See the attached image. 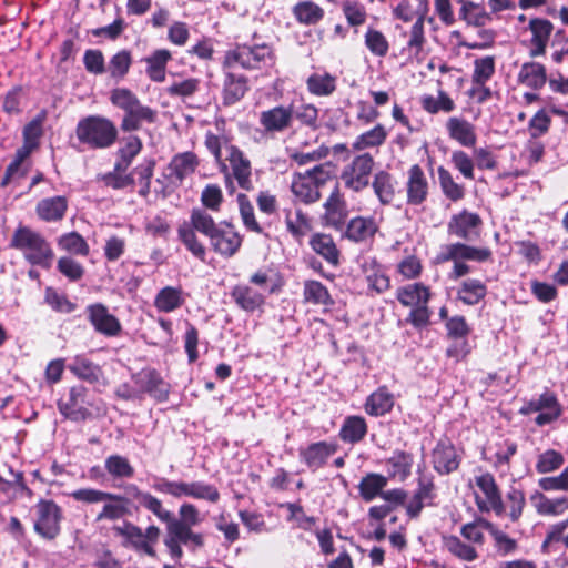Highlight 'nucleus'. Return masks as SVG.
Returning a JSON list of instances; mask_svg holds the SVG:
<instances>
[{"label": "nucleus", "mask_w": 568, "mask_h": 568, "mask_svg": "<svg viewBox=\"0 0 568 568\" xmlns=\"http://www.w3.org/2000/svg\"><path fill=\"white\" fill-rule=\"evenodd\" d=\"M480 222L477 214L464 211L452 219L448 227L449 232L456 236L471 239L473 235L477 234L476 229Z\"/></svg>", "instance_id": "obj_26"}, {"label": "nucleus", "mask_w": 568, "mask_h": 568, "mask_svg": "<svg viewBox=\"0 0 568 568\" xmlns=\"http://www.w3.org/2000/svg\"><path fill=\"white\" fill-rule=\"evenodd\" d=\"M328 155V148L322 145L312 151H303L297 149H288V156L298 165H305L320 161Z\"/></svg>", "instance_id": "obj_59"}, {"label": "nucleus", "mask_w": 568, "mask_h": 568, "mask_svg": "<svg viewBox=\"0 0 568 568\" xmlns=\"http://www.w3.org/2000/svg\"><path fill=\"white\" fill-rule=\"evenodd\" d=\"M387 138L385 128L381 124L375 125L372 130L366 131L358 135L352 143L353 151H364L369 148L382 145Z\"/></svg>", "instance_id": "obj_37"}, {"label": "nucleus", "mask_w": 568, "mask_h": 568, "mask_svg": "<svg viewBox=\"0 0 568 568\" xmlns=\"http://www.w3.org/2000/svg\"><path fill=\"white\" fill-rule=\"evenodd\" d=\"M226 161L230 163L232 174L237 184L244 190H250L252 187V169L250 160L245 158L239 148L226 146L224 162Z\"/></svg>", "instance_id": "obj_14"}, {"label": "nucleus", "mask_w": 568, "mask_h": 568, "mask_svg": "<svg viewBox=\"0 0 568 568\" xmlns=\"http://www.w3.org/2000/svg\"><path fill=\"white\" fill-rule=\"evenodd\" d=\"M199 161L196 155L192 152H184L175 155L171 163L170 169L176 175L178 179L192 174L197 168Z\"/></svg>", "instance_id": "obj_45"}, {"label": "nucleus", "mask_w": 568, "mask_h": 568, "mask_svg": "<svg viewBox=\"0 0 568 568\" xmlns=\"http://www.w3.org/2000/svg\"><path fill=\"white\" fill-rule=\"evenodd\" d=\"M304 298L306 302L320 305L332 304L327 288L318 281H306L304 284Z\"/></svg>", "instance_id": "obj_53"}, {"label": "nucleus", "mask_w": 568, "mask_h": 568, "mask_svg": "<svg viewBox=\"0 0 568 568\" xmlns=\"http://www.w3.org/2000/svg\"><path fill=\"white\" fill-rule=\"evenodd\" d=\"M294 119L291 106L276 105L264 110L258 115V123L265 133H282L291 128Z\"/></svg>", "instance_id": "obj_11"}, {"label": "nucleus", "mask_w": 568, "mask_h": 568, "mask_svg": "<svg viewBox=\"0 0 568 568\" xmlns=\"http://www.w3.org/2000/svg\"><path fill=\"white\" fill-rule=\"evenodd\" d=\"M433 464L439 474H449L458 468L459 456L449 442L442 440L433 450Z\"/></svg>", "instance_id": "obj_19"}, {"label": "nucleus", "mask_w": 568, "mask_h": 568, "mask_svg": "<svg viewBox=\"0 0 568 568\" xmlns=\"http://www.w3.org/2000/svg\"><path fill=\"white\" fill-rule=\"evenodd\" d=\"M446 129L450 139L463 146L473 148L477 142V134L474 124L458 116L449 118Z\"/></svg>", "instance_id": "obj_20"}, {"label": "nucleus", "mask_w": 568, "mask_h": 568, "mask_svg": "<svg viewBox=\"0 0 568 568\" xmlns=\"http://www.w3.org/2000/svg\"><path fill=\"white\" fill-rule=\"evenodd\" d=\"M423 108L429 113H437L438 111L450 112L454 110V101L444 92H439L438 97L427 95L422 99Z\"/></svg>", "instance_id": "obj_61"}, {"label": "nucleus", "mask_w": 568, "mask_h": 568, "mask_svg": "<svg viewBox=\"0 0 568 568\" xmlns=\"http://www.w3.org/2000/svg\"><path fill=\"white\" fill-rule=\"evenodd\" d=\"M60 413L72 422H84L99 415L103 408L89 396L88 389L81 385L73 386L59 400Z\"/></svg>", "instance_id": "obj_6"}, {"label": "nucleus", "mask_w": 568, "mask_h": 568, "mask_svg": "<svg viewBox=\"0 0 568 568\" xmlns=\"http://www.w3.org/2000/svg\"><path fill=\"white\" fill-rule=\"evenodd\" d=\"M538 416L535 423L544 426L555 422L561 415V407L555 395L545 393L537 398Z\"/></svg>", "instance_id": "obj_28"}, {"label": "nucleus", "mask_w": 568, "mask_h": 568, "mask_svg": "<svg viewBox=\"0 0 568 568\" xmlns=\"http://www.w3.org/2000/svg\"><path fill=\"white\" fill-rule=\"evenodd\" d=\"M336 452V446L333 444H327L325 442H320L312 444L310 447L304 449L301 455L304 463L313 469H317L322 467L326 460L334 455Z\"/></svg>", "instance_id": "obj_27"}, {"label": "nucleus", "mask_w": 568, "mask_h": 568, "mask_svg": "<svg viewBox=\"0 0 568 568\" xmlns=\"http://www.w3.org/2000/svg\"><path fill=\"white\" fill-rule=\"evenodd\" d=\"M387 485V478L379 474H368L361 484L362 497H376Z\"/></svg>", "instance_id": "obj_58"}, {"label": "nucleus", "mask_w": 568, "mask_h": 568, "mask_svg": "<svg viewBox=\"0 0 568 568\" xmlns=\"http://www.w3.org/2000/svg\"><path fill=\"white\" fill-rule=\"evenodd\" d=\"M324 209L323 219L326 225L338 229L344 224L347 217V207L338 186H335L325 201Z\"/></svg>", "instance_id": "obj_17"}, {"label": "nucleus", "mask_w": 568, "mask_h": 568, "mask_svg": "<svg viewBox=\"0 0 568 568\" xmlns=\"http://www.w3.org/2000/svg\"><path fill=\"white\" fill-rule=\"evenodd\" d=\"M69 369L79 378L90 383L99 381L101 376L100 367L83 355H77L70 363Z\"/></svg>", "instance_id": "obj_36"}, {"label": "nucleus", "mask_w": 568, "mask_h": 568, "mask_svg": "<svg viewBox=\"0 0 568 568\" xmlns=\"http://www.w3.org/2000/svg\"><path fill=\"white\" fill-rule=\"evenodd\" d=\"M287 231L296 239L305 236L311 231V224L301 210L287 211L285 215Z\"/></svg>", "instance_id": "obj_48"}, {"label": "nucleus", "mask_w": 568, "mask_h": 568, "mask_svg": "<svg viewBox=\"0 0 568 568\" xmlns=\"http://www.w3.org/2000/svg\"><path fill=\"white\" fill-rule=\"evenodd\" d=\"M527 30L531 34L528 43L530 58L544 55L554 30L552 23L544 18H534L529 20Z\"/></svg>", "instance_id": "obj_13"}, {"label": "nucleus", "mask_w": 568, "mask_h": 568, "mask_svg": "<svg viewBox=\"0 0 568 568\" xmlns=\"http://www.w3.org/2000/svg\"><path fill=\"white\" fill-rule=\"evenodd\" d=\"M517 82L532 90H539L547 82L546 68L538 62H525L518 71Z\"/></svg>", "instance_id": "obj_22"}, {"label": "nucleus", "mask_w": 568, "mask_h": 568, "mask_svg": "<svg viewBox=\"0 0 568 568\" xmlns=\"http://www.w3.org/2000/svg\"><path fill=\"white\" fill-rule=\"evenodd\" d=\"M294 14L300 22L314 24L323 18L324 11L314 2L304 1L294 7Z\"/></svg>", "instance_id": "obj_52"}, {"label": "nucleus", "mask_w": 568, "mask_h": 568, "mask_svg": "<svg viewBox=\"0 0 568 568\" xmlns=\"http://www.w3.org/2000/svg\"><path fill=\"white\" fill-rule=\"evenodd\" d=\"M142 142L138 136L131 135L124 140L123 146L119 150L120 161L116 163L118 170H126L132 160L140 153Z\"/></svg>", "instance_id": "obj_55"}, {"label": "nucleus", "mask_w": 568, "mask_h": 568, "mask_svg": "<svg viewBox=\"0 0 568 568\" xmlns=\"http://www.w3.org/2000/svg\"><path fill=\"white\" fill-rule=\"evenodd\" d=\"M565 459L561 453L548 449L538 456L536 470L540 474L551 473L559 469Z\"/></svg>", "instance_id": "obj_57"}, {"label": "nucleus", "mask_w": 568, "mask_h": 568, "mask_svg": "<svg viewBox=\"0 0 568 568\" xmlns=\"http://www.w3.org/2000/svg\"><path fill=\"white\" fill-rule=\"evenodd\" d=\"M202 205L212 211L219 212L223 203V192L216 184H207L201 193Z\"/></svg>", "instance_id": "obj_62"}, {"label": "nucleus", "mask_w": 568, "mask_h": 568, "mask_svg": "<svg viewBox=\"0 0 568 568\" xmlns=\"http://www.w3.org/2000/svg\"><path fill=\"white\" fill-rule=\"evenodd\" d=\"M490 252L485 248H476L465 244L455 243L445 245L439 255L440 261H454V267L449 275L450 278L456 280L466 275L469 272L468 265L463 263V260L470 261H485L489 257Z\"/></svg>", "instance_id": "obj_7"}, {"label": "nucleus", "mask_w": 568, "mask_h": 568, "mask_svg": "<svg viewBox=\"0 0 568 568\" xmlns=\"http://www.w3.org/2000/svg\"><path fill=\"white\" fill-rule=\"evenodd\" d=\"M429 290L422 283H413L399 287L396 297L399 303L406 307H416L427 304L429 301Z\"/></svg>", "instance_id": "obj_24"}, {"label": "nucleus", "mask_w": 568, "mask_h": 568, "mask_svg": "<svg viewBox=\"0 0 568 568\" xmlns=\"http://www.w3.org/2000/svg\"><path fill=\"white\" fill-rule=\"evenodd\" d=\"M11 246L22 252L31 265L50 268L54 253L49 242L38 232L27 226L18 227L12 236Z\"/></svg>", "instance_id": "obj_1"}, {"label": "nucleus", "mask_w": 568, "mask_h": 568, "mask_svg": "<svg viewBox=\"0 0 568 568\" xmlns=\"http://www.w3.org/2000/svg\"><path fill=\"white\" fill-rule=\"evenodd\" d=\"M331 179L328 165L320 164L303 173H295L291 182V191L295 199L303 203L320 200V189Z\"/></svg>", "instance_id": "obj_5"}, {"label": "nucleus", "mask_w": 568, "mask_h": 568, "mask_svg": "<svg viewBox=\"0 0 568 568\" xmlns=\"http://www.w3.org/2000/svg\"><path fill=\"white\" fill-rule=\"evenodd\" d=\"M374 165V158L369 153L358 154L344 165L341 180L347 189L361 192L369 184Z\"/></svg>", "instance_id": "obj_8"}, {"label": "nucleus", "mask_w": 568, "mask_h": 568, "mask_svg": "<svg viewBox=\"0 0 568 568\" xmlns=\"http://www.w3.org/2000/svg\"><path fill=\"white\" fill-rule=\"evenodd\" d=\"M170 525L171 534H174L183 545L189 546L192 550L203 546L202 535L193 532L190 526L179 521H173Z\"/></svg>", "instance_id": "obj_51"}, {"label": "nucleus", "mask_w": 568, "mask_h": 568, "mask_svg": "<svg viewBox=\"0 0 568 568\" xmlns=\"http://www.w3.org/2000/svg\"><path fill=\"white\" fill-rule=\"evenodd\" d=\"M205 145L209 151L214 155L216 162L221 165V170L226 172L227 168L224 163L225 148L233 146L224 138L207 133L205 138Z\"/></svg>", "instance_id": "obj_60"}, {"label": "nucleus", "mask_w": 568, "mask_h": 568, "mask_svg": "<svg viewBox=\"0 0 568 568\" xmlns=\"http://www.w3.org/2000/svg\"><path fill=\"white\" fill-rule=\"evenodd\" d=\"M459 19L470 27H484L491 20L490 12L480 3L468 1L459 9Z\"/></svg>", "instance_id": "obj_32"}, {"label": "nucleus", "mask_w": 568, "mask_h": 568, "mask_svg": "<svg viewBox=\"0 0 568 568\" xmlns=\"http://www.w3.org/2000/svg\"><path fill=\"white\" fill-rule=\"evenodd\" d=\"M58 246L71 254L87 256L89 254V245L85 240L77 232L63 234L58 239Z\"/></svg>", "instance_id": "obj_50"}, {"label": "nucleus", "mask_w": 568, "mask_h": 568, "mask_svg": "<svg viewBox=\"0 0 568 568\" xmlns=\"http://www.w3.org/2000/svg\"><path fill=\"white\" fill-rule=\"evenodd\" d=\"M495 74V58L486 55L474 61L473 83L477 87L485 85Z\"/></svg>", "instance_id": "obj_46"}, {"label": "nucleus", "mask_w": 568, "mask_h": 568, "mask_svg": "<svg viewBox=\"0 0 568 568\" xmlns=\"http://www.w3.org/2000/svg\"><path fill=\"white\" fill-rule=\"evenodd\" d=\"M406 191L407 203L410 205H419L427 199L428 181L424 171L417 164L408 170Z\"/></svg>", "instance_id": "obj_16"}, {"label": "nucleus", "mask_w": 568, "mask_h": 568, "mask_svg": "<svg viewBox=\"0 0 568 568\" xmlns=\"http://www.w3.org/2000/svg\"><path fill=\"white\" fill-rule=\"evenodd\" d=\"M376 231L377 225L373 219L358 216L349 221L346 236L354 242H364L371 239Z\"/></svg>", "instance_id": "obj_34"}, {"label": "nucleus", "mask_w": 568, "mask_h": 568, "mask_svg": "<svg viewBox=\"0 0 568 568\" xmlns=\"http://www.w3.org/2000/svg\"><path fill=\"white\" fill-rule=\"evenodd\" d=\"M365 44L368 50L377 57L386 55L389 48L385 36L382 32L372 29L365 34Z\"/></svg>", "instance_id": "obj_64"}, {"label": "nucleus", "mask_w": 568, "mask_h": 568, "mask_svg": "<svg viewBox=\"0 0 568 568\" xmlns=\"http://www.w3.org/2000/svg\"><path fill=\"white\" fill-rule=\"evenodd\" d=\"M217 226L219 225L214 222L213 217L205 210L196 207L192 210L190 221L183 222L179 226V239L195 257L204 261L206 248L197 240L195 231L210 239Z\"/></svg>", "instance_id": "obj_2"}, {"label": "nucleus", "mask_w": 568, "mask_h": 568, "mask_svg": "<svg viewBox=\"0 0 568 568\" xmlns=\"http://www.w3.org/2000/svg\"><path fill=\"white\" fill-rule=\"evenodd\" d=\"M142 381L144 389L154 398L163 400L168 397L169 385L154 371L145 372Z\"/></svg>", "instance_id": "obj_54"}, {"label": "nucleus", "mask_w": 568, "mask_h": 568, "mask_svg": "<svg viewBox=\"0 0 568 568\" xmlns=\"http://www.w3.org/2000/svg\"><path fill=\"white\" fill-rule=\"evenodd\" d=\"M312 248L320 255H322L328 263L337 264L338 251L332 239L327 234H315L312 236L310 242Z\"/></svg>", "instance_id": "obj_42"}, {"label": "nucleus", "mask_w": 568, "mask_h": 568, "mask_svg": "<svg viewBox=\"0 0 568 568\" xmlns=\"http://www.w3.org/2000/svg\"><path fill=\"white\" fill-rule=\"evenodd\" d=\"M158 491L175 497H217L215 489L200 484L185 485L163 481L158 485Z\"/></svg>", "instance_id": "obj_21"}, {"label": "nucleus", "mask_w": 568, "mask_h": 568, "mask_svg": "<svg viewBox=\"0 0 568 568\" xmlns=\"http://www.w3.org/2000/svg\"><path fill=\"white\" fill-rule=\"evenodd\" d=\"M443 547L455 558L471 562L478 558L475 546L465 544L459 537L454 535L443 536Z\"/></svg>", "instance_id": "obj_30"}, {"label": "nucleus", "mask_w": 568, "mask_h": 568, "mask_svg": "<svg viewBox=\"0 0 568 568\" xmlns=\"http://www.w3.org/2000/svg\"><path fill=\"white\" fill-rule=\"evenodd\" d=\"M487 293V288L483 282L475 278L464 281L458 290V298L467 305L479 303Z\"/></svg>", "instance_id": "obj_39"}, {"label": "nucleus", "mask_w": 568, "mask_h": 568, "mask_svg": "<svg viewBox=\"0 0 568 568\" xmlns=\"http://www.w3.org/2000/svg\"><path fill=\"white\" fill-rule=\"evenodd\" d=\"M213 250L222 256H233L242 244L241 235L231 224L221 223L210 237Z\"/></svg>", "instance_id": "obj_12"}, {"label": "nucleus", "mask_w": 568, "mask_h": 568, "mask_svg": "<svg viewBox=\"0 0 568 568\" xmlns=\"http://www.w3.org/2000/svg\"><path fill=\"white\" fill-rule=\"evenodd\" d=\"M172 59L171 52L166 49H159L144 58L146 63V75L153 82H164L166 77V64Z\"/></svg>", "instance_id": "obj_25"}, {"label": "nucleus", "mask_w": 568, "mask_h": 568, "mask_svg": "<svg viewBox=\"0 0 568 568\" xmlns=\"http://www.w3.org/2000/svg\"><path fill=\"white\" fill-rule=\"evenodd\" d=\"M394 406V397L386 387H379L371 394L365 403V410L372 416H382Z\"/></svg>", "instance_id": "obj_31"}, {"label": "nucleus", "mask_w": 568, "mask_h": 568, "mask_svg": "<svg viewBox=\"0 0 568 568\" xmlns=\"http://www.w3.org/2000/svg\"><path fill=\"white\" fill-rule=\"evenodd\" d=\"M38 518L36 531L45 539L52 540L60 532L61 510L52 500L41 499L37 506Z\"/></svg>", "instance_id": "obj_10"}, {"label": "nucleus", "mask_w": 568, "mask_h": 568, "mask_svg": "<svg viewBox=\"0 0 568 568\" xmlns=\"http://www.w3.org/2000/svg\"><path fill=\"white\" fill-rule=\"evenodd\" d=\"M231 297L245 312H254L265 302V294L247 284L235 285L231 291Z\"/></svg>", "instance_id": "obj_18"}, {"label": "nucleus", "mask_w": 568, "mask_h": 568, "mask_svg": "<svg viewBox=\"0 0 568 568\" xmlns=\"http://www.w3.org/2000/svg\"><path fill=\"white\" fill-rule=\"evenodd\" d=\"M183 304L182 291L178 287L166 286L162 288L154 298V306L158 311L170 313Z\"/></svg>", "instance_id": "obj_35"}, {"label": "nucleus", "mask_w": 568, "mask_h": 568, "mask_svg": "<svg viewBox=\"0 0 568 568\" xmlns=\"http://www.w3.org/2000/svg\"><path fill=\"white\" fill-rule=\"evenodd\" d=\"M488 526H493V524L486 519L478 518L473 523L463 525L460 527V535L470 541L471 546H483L485 544L484 530L488 531Z\"/></svg>", "instance_id": "obj_47"}, {"label": "nucleus", "mask_w": 568, "mask_h": 568, "mask_svg": "<svg viewBox=\"0 0 568 568\" xmlns=\"http://www.w3.org/2000/svg\"><path fill=\"white\" fill-rule=\"evenodd\" d=\"M413 458L409 454L398 452L395 453L386 462L387 471L390 477L404 480L410 474Z\"/></svg>", "instance_id": "obj_43"}, {"label": "nucleus", "mask_w": 568, "mask_h": 568, "mask_svg": "<svg viewBox=\"0 0 568 568\" xmlns=\"http://www.w3.org/2000/svg\"><path fill=\"white\" fill-rule=\"evenodd\" d=\"M68 207L67 199L53 196L41 200L37 205L38 216L47 222L59 221L64 216Z\"/></svg>", "instance_id": "obj_29"}, {"label": "nucleus", "mask_w": 568, "mask_h": 568, "mask_svg": "<svg viewBox=\"0 0 568 568\" xmlns=\"http://www.w3.org/2000/svg\"><path fill=\"white\" fill-rule=\"evenodd\" d=\"M373 189L383 204H389L395 197L394 178L386 171H379L375 174Z\"/></svg>", "instance_id": "obj_38"}, {"label": "nucleus", "mask_w": 568, "mask_h": 568, "mask_svg": "<svg viewBox=\"0 0 568 568\" xmlns=\"http://www.w3.org/2000/svg\"><path fill=\"white\" fill-rule=\"evenodd\" d=\"M367 433V425L361 416H349L344 420L341 428L339 436L344 442L357 443Z\"/></svg>", "instance_id": "obj_40"}, {"label": "nucleus", "mask_w": 568, "mask_h": 568, "mask_svg": "<svg viewBox=\"0 0 568 568\" xmlns=\"http://www.w3.org/2000/svg\"><path fill=\"white\" fill-rule=\"evenodd\" d=\"M427 11V0H400V2L394 8L395 17L405 22L418 20V18H425Z\"/></svg>", "instance_id": "obj_33"}, {"label": "nucleus", "mask_w": 568, "mask_h": 568, "mask_svg": "<svg viewBox=\"0 0 568 568\" xmlns=\"http://www.w3.org/2000/svg\"><path fill=\"white\" fill-rule=\"evenodd\" d=\"M124 537V545L133 548L139 554L155 557V545L160 538V529L155 526H149L145 531L134 525H125L120 529Z\"/></svg>", "instance_id": "obj_9"}, {"label": "nucleus", "mask_w": 568, "mask_h": 568, "mask_svg": "<svg viewBox=\"0 0 568 568\" xmlns=\"http://www.w3.org/2000/svg\"><path fill=\"white\" fill-rule=\"evenodd\" d=\"M308 91L317 97L331 95L336 89V78L329 73H313L307 81Z\"/></svg>", "instance_id": "obj_41"}, {"label": "nucleus", "mask_w": 568, "mask_h": 568, "mask_svg": "<svg viewBox=\"0 0 568 568\" xmlns=\"http://www.w3.org/2000/svg\"><path fill=\"white\" fill-rule=\"evenodd\" d=\"M88 317L94 329L106 336H115L121 331V324L102 304H93L87 308Z\"/></svg>", "instance_id": "obj_15"}, {"label": "nucleus", "mask_w": 568, "mask_h": 568, "mask_svg": "<svg viewBox=\"0 0 568 568\" xmlns=\"http://www.w3.org/2000/svg\"><path fill=\"white\" fill-rule=\"evenodd\" d=\"M488 532L494 538L497 552L501 556H507L516 550L517 541L497 529L494 525L488 526Z\"/></svg>", "instance_id": "obj_63"}, {"label": "nucleus", "mask_w": 568, "mask_h": 568, "mask_svg": "<svg viewBox=\"0 0 568 568\" xmlns=\"http://www.w3.org/2000/svg\"><path fill=\"white\" fill-rule=\"evenodd\" d=\"M132 64V57L128 50H121L116 52L110 59L105 72H109L113 79H123Z\"/></svg>", "instance_id": "obj_49"}, {"label": "nucleus", "mask_w": 568, "mask_h": 568, "mask_svg": "<svg viewBox=\"0 0 568 568\" xmlns=\"http://www.w3.org/2000/svg\"><path fill=\"white\" fill-rule=\"evenodd\" d=\"M75 134L90 149H106L115 142L118 130L109 119L91 115L79 121Z\"/></svg>", "instance_id": "obj_4"}, {"label": "nucleus", "mask_w": 568, "mask_h": 568, "mask_svg": "<svg viewBox=\"0 0 568 568\" xmlns=\"http://www.w3.org/2000/svg\"><path fill=\"white\" fill-rule=\"evenodd\" d=\"M364 272L365 280L369 290L379 294L389 288V278L385 275L381 267L376 265L374 261L371 263H365Z\"/></svg>", "instance_id": "obj_44"}, {"label": "nucleus", "mask_w": 568, "mask_h": 568, "mask_svg": "<svg viewBox=\"0 0 568 568\" xmlns=\"http://www.w3.org/2000/svg\"><path fill=\"white\" fill-rule=\"evenodd\" d=\"M275 55L267 44H242L229 50L224 55V69H234L240 65L246 70H260L273 67Z\"/></svg>", "instance_id": "obj_3"}, {"label": "nucleus", "mask_w": 568, "mask_h": 568, "mask_svg": "<svg viewBox=\"0 0 568 568\" xmlns=\"http://www.w3.org/2000/svg\"><path fill=\"white\" fill-rule=\"evenodd\" d=\"M437 172L440 187L446 197L452 201H458L463 199L464 187L454 181L449 171L443 166H439Z\"/></svg>", "instance_id": "obj_56"}, {"label": "nucleus", "mask_w": 568, "mask_h": 568, "mask_svg": "<svg viewBox=\"0 0 568 568\" xmlns=\"http://www.w3.org/2000/svg\"><path fill=\"white\" fill-rule=\"evenodd\" d=\"M225 70V79L223 85V101L231 105L240 101L247 91V79L232 72V69Z\"/></svg>", "instance_id": "obj_23"}]
</instances>
